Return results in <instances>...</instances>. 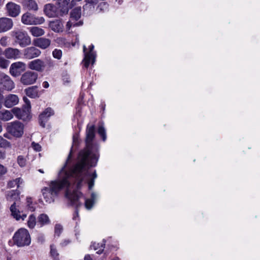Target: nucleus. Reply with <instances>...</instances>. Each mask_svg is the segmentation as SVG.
<instances>
[{"label":"nucleus","mask_w":260,"mask_h":260,"mask_svg":"<svg viewBox=\"0 0 260 260\" xmlns=\"http://www.w3.org/2000/svg\"><path fill=\"white\" fill-rule=\"evenodd\" d=\"M81 0H72L71 2V4H73L74 3V2H80L81 1Z\"/></svg>","instance_id":"obj_60"},{"label":"nucleus","mask_w":260,"mask_h":260,"mask_svg":"<svg viewBox=\"0 0 260 260\" xmlns=\"http://www.w3.org/2000/svg\"><path fill=\"white\" fill-rule=\"evenodd\" d=\"M38 223L40 225V226H43L44 225L48 224L50 223V219L49 217L46 214H41L39 215L37 218Z\"/></svg>","instance_id":"obj_28"},{"label":"nucleus","mask_w":260,"mask_h":260,"mask_svg":"<svg viewBox=\"0 0 260 260\" xmlns=\"http://www.w3.org/2000/svg\"><path fill=\"white\" fill-rule=\"evenodd\" d=\"M23 100L25 103V104L24 105H29L30 106V102L29 101V100H28V99L26 97H24L23 98Z\"/></svg>","instance_id":"obj_52"},{"label":"nucleus","mask_w":260,"mask_h":260,"mask_svg":"<svg viewBox=\"0 0 260 260\" xmlns=\"http://www.w3.org/2000/svg\"><path fill=\"white\" fill-rule=\"evenodd\" d=\"M95 137V126L87 125L86 131V147L79 154L78 162L73 167V173L89 175L87 170L96 166L99 159L96 146L93 144Z\"/></svg>","instance_id":"obj_1"},{"label":"nucleus","mask_w":260,"mask_h":260,"mask_svg":"<svg viewBox=\"0 0 260 260\" xmlns=\"http://www.w3.org/2000/svg\"><path fill=\"white\" fill-rule=\"evenodd\" d=\"M74 23L72 22V21H68V22H67V25H66V26H67V29H70V28H71L72 26H73Z\"/></svg>","instance_id":"obj_51"},{"label":"nucleus","mask_w":260,"mask_h":260,"mask_svg":"<svg viewBox=\"0 0 260 260\" xmlns=\"http://www.w3.org/2000/svg\"><path fill=\"white\" fill-rule=\"evenodd\" d=\"M19 102L18 97L15 94H9L4 101V105L7 108H11L17 105Z\"/></svg>","instance_id":"obj_20"},{"label":"nucleus","mask_w":260,"mask_h":260,"mask_svg":"<svg viewBox=\"0 0 260 260\" xmlns=\"http://www.w3.org/2000/svg\"><path fill=\"white\" fill-rule=\"evenodd\" d=\"M4 99V96L2 94V89L0 88V109L2 108V103Z\"/></svg>","instance_id":"obj_50"},{"label":"nucleus","mask_w":260,"mask_h":260,"mask_svg":"<svg viewBox=\"0 0 260 260\" xmlns=\"http://www.w3.org/2000/svg\"><path fill=\"white\" fill-rule=\"evenodd\" d=\"M62 231V226L59 224H57L55 226V234L59 236Z\"/></svg>","instance_id":"obj_43"},{"label":"nucleus","mask_w":260,"mask_h":260,"mask_svg":"<svg viewBox=\"0 0 260 260\" xmlns=\"http://www.w3.org/2000/svg\"><path fill=\"white\" fill-rule=\"evenodd\" d=\"M7 172V169L0 164V176L4 175Z\"/></svg>","instance_id":"obj_47"},{"label":"nucleus","mask_w":260,"mask_h":260,"mask_svg":"<svg viewBox=\"0 0 260 260\" xmlns=\"http://www.w3.org/2000/svg\"><path fill=\"white\" fill-rule=\"evenodd\" d=\"M29 31L34 37H40L45 34V31L42 28L38 26H33L29 28Z\"/></svg>","instance_id":"obj_30"},{"label":"nucleus","mask_w":260,"mask_h":260,"mask_svg":"<svg viewBox=\"0 0 260 260\" xmlns=\"http://www.w3.org/2000/svg\"><path fill=\"white\" fill-rule=\"evenodd\" d=\"M43 86L44 88H47L49 87V84L47 81H44L43 83Z\"/></svg>","instance_id":"obj_53"},{"label":"nucleus","mask_w":260,"mask_h":260,"mask_svg":"<svg viewBox=\"0 0 260 260\" xmlns=\"http://www.w3.org/2000/svg\"><path fill=\"white\" fill-rule=\"evenodd\" d=\"M13 239L14 243L19 247L29 245L31 242L29 232L25 229L18 230L14 234Z\"/></svg>","instance_id":"obj_3"},{"label":"nucleus","mask_w":260,"mask_h":260,"mask_svg":"<svg viewBox=\"0 0 260 260\" xmlns=\"http://www.w3.org/2000/svg\"><path fill=\"white\" fill-rule=\"evenodd\" d=\"M31 106L23 105L22 109L18 108H14L12 109L13 114L19 119L24 121H28L30 120L31 116L30 115Z\"/></svg>","instance_id":"obj_5"},{"label":"nucleus","mask_w":260,"mask_h":260,"mask_svg":"<svg viewBox=\"0 0 260 260\" xmlns=\"http://www.w3.org/2000/svg\"><path fill=\"white\" fill-rule=\"evenodd\" d=\"M94 49V46L91 44L89 46V51L87 52V48L85 46H83V51L84 53V58L83 60L84 61V66L87 68L89 65L90 62L91 60L92 64L94 63L95 58V54L93 51Z\"/></svg>","instance_id":"obj_12"},{"label":"nucleus","mask_w":260,"mask_h":260,"mask_svg":"<svg viewBox=\"0 0 260 260\" xmlns=\"http://www.w3.org/2000/svg\"><path fill=\"white\" fill-rule=\"evenodd\" d=\"M58 8L60 12L62 13L63 15H66L68 14V12L72 8V6L70 4L71 0H56Z\"/></svg>","instance_id":"obj_15"},{"label":"nucleus","mask_w":260,"mask_h":260,"mask_svg":"<svg viewBox=\"0 0 260 260\" xmlns=\"http://www.w3.org/2000/svg\"><path fill=\"white\" fill-rule=\"evenodd\" d=\"M80 195V193H78L76 191H74L73 192H71L69 189L66 190V197L70 200L72 205L76 206L75 215L73 217V219H76V216H78V208L81 205V204L79 202Z\"/></svg>","instance_id":"obj_8"},{"label":"nucleus","mask_w":260,"mask_h":260,"mask_svg":"<svg viewBox=\"0 0 260 260\" xmlns=\"http://www.w3.org/2000/svg\"><path fill=\"white\" fill-rule=\"evenodd\" d=\"M0 83L7 90H11L14 87V84L13 81L9 76L5 74L0 75Z\"/></svg>","instance_id":"obj_17"},{"label":"nucleus","mask_w":260,"mask_h":260,"mask_svg":"<svg viewBox=\"0 0 260 260\" xmlns=\"http://www.w3.org/2000/svg\"><path fill=\"white\" fill-rule=\"evenodd\" d=\"M9 15L12 17H16L20 13V6L13 3H9L6 6Z\"/></svg>","instance_id":"obj_19"},{"label":"nucleus","mask_w":260,"mask_h":260,"mask_svg":"<svg viewBox=\"0 0 260 260\" xmlns=\"http://www.w3.org/2000/svg\"><path fill=\"white\" fill-rule=\"evenodd\" d=\"M82 24H83V22L81 21H80L78 22H76V23H74L73 26L82 25Z\"/></svg>","instance_id":"obj_54"},{"label":"nucleus","mask_w":260,"mask_h":260,"mask_svg":"<svg viewBox=\"0 0 260 260\" xmlns=\"http://www.w3.org/2000/svg\"><path fill=\"white\" fill-rule=\"evenodd\" d=\"M22 6L28 10L37 11L38 6L35 0H23Z\"/></svg>","instance_id":"obj_24"},{"label":"nucleus","mask_w":260,"mask_h":260,"mask_svg":"<svg viewBox=\"0 0 260 260\" xmlns=\"http://www.w3.org/2000/svg\"><path fill=\"white\" fill-rule=\"evenodd\" d=\"M5 158V153L0 151V159H4Z\"/></svg>","instance_id":"obj_55"},{"label":"nucleus","mask_w":260,"mask_h":260,"mask_svg":"<svg viewBox=\"0 0 260 260\" xmlns=\"http://www.w3.org/2000/svg\"><path fill=\"white\" fill-rule=\"evenodd\" d=\"M31 146L33 148V149L36 151L39 152L41 150V146L38 143L32 142L31 143Z\"/></svg>","instance_id":"obj_45"},{"label":"nucleus","mask_w":260,"mask_h":260,"mask_svg":"<svg viewBox=\"0 0 260 260\" xmlns=\"http://www.w3.org/2000/svg\"><path fill=\"white\" fill-rule=\"evenodd\" d=\"M4 136L6 138H8L9 139H11V137L10 136V135H9V134H5L4 135Z\"/></svg>","instance_id":"obj_58"},{"label":"nucleus","mask_w":260,"mask_h":260,"mask_svg":"<svg viewBox=\"0 0 260 260\" xmlns=\"http://www.w3.org/2000/svg\"><path fill=\"white\" fill-rule=\"evenodd\" d=\"M39 171L40 173H44L43 171L42 170H41V169L39 170Z\"/></svg>","instance_id":"obj_63"},{"label":"nucleus","mask_w":260,"mask_h":260,"mask_svg":"<svg viewBox=\"0 0 260 260\" xmlns=\"http://www.w3.org/2000/svg\"><path fill=\"white\" fill-rule=\"evenodd\" d=\"M4 54L8 59H16L19 57L20 52L18 49L10 47L5 50Z\"/></svg>","instance_id":"obj_21"},{"label":"nucleus","mask_w":260,"mask_h":260,"mask_svg":"<svg viewBox=\"0 0 260 260\" xmlns=\"http://www.w3.org/2000/svg\"><path fill=\"white\" fill-rule=\"evenodd\" d=\"M49 39L45 38H40L34 40V45L37 47L45 49L50 45Z\"/></svg>","instance_id":"obj_22"},{"label":"nucleus","mask_w":260,"mask_h":260,"mask_svg":"<svg viewBox=\"0 0 260 260\" xmlns=\"http://www.w3.org/2000/svg\"><path fill=\"white\" fill-rule=\"evenodd\" d=\"M112 260H120L119 258L117 257L114 258V259H113Z\"/></svg>","instance_id":"obj_62"},{"label":"nucleus","mask_w":260,"mask_h":260,"mask_svg":"<svg viewBox=\"0 0 260 260\" xmlns=\"http://www.w3.org/2000/svg\"><path fill=\"white\" fill-rule=\"evenodd\" d=\"M37 88V86H33L26 88L25 90L26 94L31 98L39 97Z\"/></svg>","instance_id":"obj_26"},{"label":"nucleus","mask_w":260,"mask_h":260,"mask_svg":"<svg viewBox=\"0 0 260 260\" xmlns=\"http://www.w3.org/2000/svg\"><path fill=\"white\" fill-rule=\"evenodd\" d=\"M96 199V195L94 193H91V199H90L91 200H92L94 202V200H95Z\"/></svg>","instance_id":"obj_57"},{"label":"nucleus","mask_w":260,"mask_h":260,"mask_svg":"<svg viewBox=\"0 0 260 260\" xmlns=\"http://www.w3.org/2000/svg\"><path fill=\"white\" fill-rule=\"evenodd\" d=\"M9 61L4 58V57H0V68L2 69H6L9 64Z\"/></svg>","instance_id":"obj_39"},{"label":"nucleus","mask_w":260,"mask_h":260,"mask_svg":"<svg viewBox=\"0 0 260 260\" xmlns=\"http://www.w3.org/2000/svg\"><path fill=\"white\" fill-rule=\"evenodd\" d=\"M19 191L17 190H12L8 192L7 194V199L8 200H16L19 198Z\"/></svg>","instance_id":"obj_32"},{"label":"nucleus","mask_w":260,"mask_h":260,"mask_svg":"<svg viewBox=\"0 0 260 260\" xmlns=\"http://www.w3.org/2000/svg\"><path fill=\"white\" fill-rule=\"evenodd\" d=\"M7 260H12L11 258H7Z\"/></svg>","instance_id":"obj_64"},{"label":"nucleus","mask_w":260,"mask_h":260,"mask_svg":"<svg viewBox=\"0 0 260 260\" xmlns=\"http://www.w3.org/2000/svg\"><path fill=\"white\" fill-rule=\"evenodd\" d=\"M13 25V23L11 19L5 17L0 18V32L10 30Z\"/></svg>","instance_id":"obj_18"},{"label":"nucleus","mask_w":260,"mask_h":260,"mask_svg":"<svg viewBox=\"0 0 260 260\" xmlns=\"http://www.w3.org/2000/svg\"><path fill=\"white\" fill-rule=\"evenodd\" d=\"M49 27L55 32H60L62 31L63 24L61 21L59 19H56L50 21L49 24Z\"/></svg>","instance_id":"obj_23"},{"label":"nucleus","mask_w":260,"mask_h":260,"mask_svg":"<svg viewBox=\"0 0 260 260\" xmlns=\"http://www.w3.org/2000/svg\"><path fill=\"white\" fill-rule=\"evenodd\" d=\"M22 182V180L20 178H17L14 180L9 181L7 185L8 187L13 188L16 185L17 188H19L20 184H21Z\"/></svg>","instance_id":"obj_33"},{"label":"nucleus","mask_w":260,"mask_h":260,"mask_svg":"<svg viewBox=\"0 0 260 260\" xmlns=\"http://www.w3.org/2000/svg\"><path fill=\"white\" fill-rule=\"evenodd\" d=\"M38 77V73L28 71L22 75L20 78V82L22 84L25 85L32 84L36 82Z\"/></svg>","instance_id":"obj_9"},{"label":"nucleus","mask_w":260,"mask_h":260,"mask_svg":"<svg viewBox=\"0 0 260 260\" xmlns=\"http://www.w3.org/2000/svg\"><path fill=\"white\" fill-rule=\"evenodd\" d=\"M98 133L99 135L102 137V140L105 141L106 140V130L103 125L99 126Z\"/></svg>","instance_id":"obj_37"},{"label":"nucleus","mask_w":260,"mask_h":260,"mask_svg":"<svg viewBox=\"0 0 260 260\" xmlns=\"http://www.w3.org/2000/svg\"><path fill=\"white\" fill-rule=\"evenodd\" d=\"M0 44L4 46H6L7 45V38L6 37L2 38L0 40Z\"/></svg>","instance_id":"obj_49"},{"label":"nucleus","mask_w":260,"mask_h":260,"mask_svg":"<svg viewBox=\"0 0 260 260\" xmlns=\"http://www.w3.org/2000/svg\"><path fill=\"white\" fill-rule=\"evenodd\" d=\"M28 67L30 70L42 72L45 69V64L43 60L37 59L30 61L28 64Z\"/></svg>","instance_id":"obj_16"},{"label":"nucleus","mask_w":260,"mask_h":260,"mask_svg":"<svg viewBox=\"0 0 260 260\" xmlns=\"http://www.w3.org/2000/svg\"><path fill=\"white\" fill-rule=\"evenodd\" d=\"M13 113L11 111L3 110L0 111V119L3 121H8L11 119L13 117Z\"/></svg>","instance_id":"obj_29"},{"label":"nucleus","mask_w":260,"mask_h":260,"mask_svg":"<svg viewBox=\"0 0 260 260\" xmlns=\"http://www.w3.org/2000/svg\"><path fill=\"white\" fill-rule=\"evenodd\" d=\"M45 14L49 17H59L63 16L57 7L52 4H48L44 8Z\"/></svg>","instance_id":"obj_10"},{"label":"nucleus","mask_w":260,"mask_h":260,"mask_svg":"<svg viewBox=\"0 0 260 260\" xmlns=\"http://www.w3.org/2000/svg\"><path fill=\"white\" fill-rule=\"evenodd\" d=\"M26 70V64L22 61H17L11 64L10 73L15 77L19 76Z\"/></svg>","instance_id":"obj_11"},{"label":"nucleus","mask_w":260,"mask_h":260,"mask_svg":"<svg viewBox=\"0 0 260 260\" xmlns=\"http://www.w3.org/2000/svg\"><path fill=\"white\" fill-rule=\"evenodd\" d=\"M23 129V124L17 121L8 123L7 127V132L17 138H20L22 136Z\"/></svg>","instance_id":"obj_6"},{"label":"nucleus","mask_w":260,"mask_h":260,"mask_svg":"<svg viewBox=\"0 0 260 260\" xmlns=\"http://www.w3.org/2000/svg\"><path fill=\"white\" fill-rule=\"evenodd\" d=\"M70 243V241H69V240H67V241H65L64 242V244H64V245H67V244H68V243Z\"/></svg>","instance_id":"obj_59"},{"label":"nucleus","mask_w":260,"mask_h":260,"mask_svg":"<svg viewBox=\"0 0 260 260\" xmlns=\"http://www.w3.org/2000/svg\"><path fill=\"white\" fill-rule=\"evenodd\" d=\"M11 147V143L7 140L0 136V147L9 148Z\"/></svg>","instance_id":"obj_38"},{"label":"nucleus","mask_w":260,"mask_h":260,"mask_svg":"<svg viewBox=\"0 0 260 260\" xmlns=\"http://www.w3.org/2000/svg\"><path fill=\"white\" fill-rule=\"evenodd\" d=\"M73 145H76L78 143V135H74L73 137Z\"/></svg>","instance_id":"obj_48"},{"label":"nucleus","mask_w":260,"mask_h":260,"mask_svg":"<svg viewBox=\"0 0 260 260\" xmlns=\"http://www.w3.org/2000/svg\"><path fill=\"white\" fill-rule=\"evenodd\" d=\"M84 260H92L89 255H86L84 257Z\"/></svg>","instance_id":"obj_56"},{"label":"nucleus","mask_w":260,"mask_h":260,"mask_svg":"<svg viewBox=\"0 0 260 260\" xmlns=\"http://www.w3.org/2000/svg\"><path fill=\"white\" fill-rule=\"evenodd\" d=\"M27 206L28 207V209L31 211H34L35 210V208L31 206V204H32V201L31 199L30 198H27L26 199Z\"/></svg>","instance_id":"obj_46"},{"label":"nucleus","mask_w":260,"mask_h":260,"mask_svg":"<svg viewBox=\"0 0 260 260\" xmlns=\"http://www.w3.org/2000/svg\"><path fill=\"white\" fill-rule=\"evenodd\" d=\"M10 211L12 213V215L15 218L16 220H18L20 219H22L23 220L25 219L26 217V214H23L22 216H20L19 214L20 211L17 209L16 207V203H14L10 207Z\"/></svg>","instance_id":"obj_25"},{"label":"nucleus","mask_w":260,"mask_h":260,"mask_svg":"<svg viewBox=\"0 0 260 260\" xmlns=\"http://www.w3.org/2000/svg\"><path fill=\"white\" fill-rule=\"evenodd\" d=\"M94 201L91 199H86L85 202V206L86 209H90L93 206Z\"/></svg>","instance_id":"obj_41"},{"label":"nucleus","mask_w":260,"mask_h":260,"mask_svg":"<svg viewBox=\"0 0 260 260\" xmlns=\"http://www.w3.org/2000/svg\"><path fill=\"white\" fill-rule=\"evenodd\" d=\"M50 253L51 256L54 257V259H58V253H57V250L53 245H50Z\"/></svg>","instance_id":"obj_40"},{"label":"nucleus","mask_w":260,"mask_h":260,"mask_svg":"<svg viewBox=\"0 0 260 260\" xmlns=\"http://www.w3.org/2000/svg\"><path fill=\"white\" fill-rule=\"evenodd\" d=\"M41 54V51L35 47H29L24 49V57L27 59H31L38 57Z\"/></svg>","instance_id":"obj_13"},{"label":"nucleus","mask_w":260,"mask_h":260,"mask_svg":"<svg viewBox=\"0 0 260 260\" xmlns=\"http://www.w3.org/2000/svg\"><path fill=\"white\" fill-rule=\"evenodd\" d=\"M36 224V218L34 214H31L27 221V225L30 229L34 228Z\"/></svg>","instance_id":"obj_34"},{"label":"nucleus","mask_w":260,"mask_h":260,"mask_svg":"<svg viewBox=\"0 0 260 260\" xmlns=\"http://www.w3.org/2000/svg\"><path fill=\"white\" fill-rule=\"evenodd\" d=\"M86 4L83 6V14H85L87 9H93L94 6L99 3V0H85Z\"/></svg>","instance_id":"obj_31"},{"label":"nucleus","mask_w":260,"mask_h":260,"mask_svg":"<svg viewBox=\"0 0 260 260\" xmlns=\"http://www.w3.org/2000/svg\"><path fill=\"white\" fill-rule=\"evenodd\" d=\"M53 56L54 58L57 59H60L62 56V52L60 50L55 49L53 51Z\"/></svg>","instance_id":"obj_42"},{"label":"nucleus","mask_w":260,"mask_h":260,"mask_svg":"<svg viewBox=\"0 0 260 260\" xmlns=\"http://www.w3.org/2000/svg\"><path fill=\"white\" fill-rule=\"evenodd\" d=\"M21 21L26 25H37L43 23L45 19L43 17H36L30 13L26 12L22 16Z\"/></svg>","instance_id":"obj_7"},{"label":"nucleus","mask_w":260,"mask_h":260,"mask_svg":"<svg viewBox=\"0 0 260 260\" xmlns=\"http://www.w3.org/2000/svg\"><path fill=\"white\" fill-rule=\"evenodd\" d=\"M11 36L14 38L16 44L21 47H25L31 44V39L27 34L21 30L12 31Z\"/></svg>","instance_id":"obj_4"},{"label":"nucleus","mask_w":260,"mask_h":260,"mask_svg":"<svg viewBox=\"0 0 260 260\" xmlns=\"http://www.w3.org/2000/svg\"><path fill=\"white\" fill-rule=\"evenodd\" d=\"M72 156V150L68 155L66 162L62 168L59 173L60 180L52 181L49 187H44L42 191L44 199L47 203H50L54 202V197L58 194V192L63 188L69 189L70 185L77 181L78 186L82 182L84 176L81 173H73V168H71L69 171H66L65 168L68 161L70 160Z\"/></svg>","instance_id":"obj_2"},{"label":"nucleus","mask_w":260,"mask_h":260,"mask_svg":"<svg viewBox=\"0 0 260 260\" xmlns=\"http://www.w3.org/2000/svg\"><path fill=\"white\" fill-rule=\"evenodd\" d=\"M81 16V8L78 7L75 8L70 13V17L72 20L77 21Z\"/></svg>","instance_id":"obj_27"},{"label":"nucleus","mask_w":260,"mask_h":260,"mask_svg":"<svg viewBox=\"0 0 260 260\" xmlns=\"http://www.w3.org/2000/svg\"><path fill=\"white\" fill-rule=\"evenodd\" d=\"M3 53V50L1 48H0V55L2 54Z\"/></svg>","instance_id":"obj_61"},{"label":"nucleus","mask_w":260,"mask_h":260,"mask_svg":"<svg viewBox=\"0 0 260 260\" xmlns=\"http://www.w3.org/2000/svg\"><path fill=\"white\" fill-rule=\"evenodd\" d=\"M105 243H102L100 246L99 243H96L95 242L93 243L92 245H91V247L95 250H98L99 248V250L96 252L98 254H101L103 251L104 249L105 248Z\"/></svg>","instance_id":"obj_35"},{"label":"nucleus","mask_w":260,"mask_h":260,"mask_svg":"<svg viewBox=\"0 0 260 260\" xmlns=\"http://www.w3.org/2000/svg\"><path fill=\"white\" fill-rule=\"evenodd\" d=\"M96 177L97 174L95 171L92 174L91 178L88 181V188L89 190L92 189V187H93L94 184V180L96 179Z\"/></svg>","instance_id":"obj_36"},{"label":"nucleus","mask_w":260,"mask_h":260,"mask_svg":"<svg viewBox=\"0 0 260 260\" xmlns=\"http://www.w3.org/2000/svg\"><path fill=\"white\" fill-rule=\"evenodd\" d=\"M17 162L21 167H24L25 165V159L22 156H19L18 157Z\"/></svg>","instance_id":"obj_44"},{"label":"nucleus","mask_w":260,"mask_h":260,"mask_svg":"<svg viewBox=\"0 0 260 260\" xmlns=\"http://www.w3.org/2000/svg\"><path fill=\"white\" fill-rule=\"evenodd\" d=\"M54 114V112L51 108H46L44 111L40 114L39 117L40 125L43 127H45L46 123L49 118Z\"/></svg>","instance_id":"obj_14"}]
</instances>
